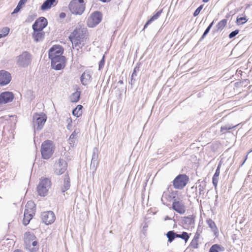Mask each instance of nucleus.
<instances>
[{"instance_id": "cd10ccee", "label": "nucleus", "mask_w": 252, "mask_h": 252, "mask_svg": "<svg viewBox=\"0 0 252 252\" xmlns=\"http://www.w3.org/2000/svg\"><path fill=\"white\" fill-rule=\"evenodd\" d=\"M79 131L80 130L78 129H76L70 136L69 138V142L71 146L72 145H74L76 139V136L79 132Z\"/></svg>"}, {"instance_id": "c03bdc74", "label": "nucleus", "mask_w": 252, "mask_h": 252, "mask_svg": "<svg viewBox=\"0 0 252 252\" xmlns=\"http://www.w3.org/2000/svg\"><path fill=\"white\" fill-rule=\"evenodd\" d=\"M239 32V31L238 30H235L232 32H231L229 35V37L231 38L233 37H234L235 35H236Z\"/></svg>"}, {"instance_id": "b1692460", "label": "nucleus", "mask_w": 252, "mask_h": 252, "mask_svg": "<svg viewBox=\"0 0 252 252\" xmlns=\"http://www.w3.org/2000/svg\"><path fill=\"white\" fill-rule=\"evenodd\" d=\"M35 205L32 201H29L25 206V211L34 214Z\"/></svg>"}, {"instance_id": "4be33fe9", "label": "nucleus", "mask_w": 252, "mask_h": 252, "mask_svg": "<svg viewBox=\"0 0 252 252\" xmlns=\"http://www.w3.org/2000/svg\"><path fill=\"white\" fill-rule=\"evenodd\" d=\"M91 75L89 72H84L81 77V81L84 85H86L91 81Z\"/></svg>"}, {"instance_id": "ea45409f", "label": "nucleus", "mask_w": 252, "mask_h": 252, "mask_svg": "<svg viewBox=\"0 0 252 252\" xmlns=\"http://www.w3.org/2000/svg\"><path fill=\"white\" fill-rule=\"evenodd\" d=\"M203 8V5H201L200 6H199L195 10V11L193 13V16L194 17H196L200 13V11L201 10V9H202Z\"/></svg>"}, {"instance_id": "72a5a7b5", "label": "nucleus", "mask_w": 252, "mask_h": 252, "mask_svg": "<svg viewBox=\"0 0 252 252\" xmlns=\"http://www.w3.org/2000/svg\"><path fill=\"white\" fill-rule=\"evenodd\" d=\"M198 237L195 235L190 244L191 248L194 249H197L198 248Z\"/></svg>"}, {"instance_id": "6e6552de", "label": "nucleus", "mask_w": 252, "mask_h": 252, "mask_svg": "<svg viewBox=\"0 0 252 252\" xmlns=\"http://www.w3.org/2000/svg\"><path fill=\"white\" fill-rule=\"evenodd\" d=\"M31 62L30 55L25 52L17 57V63L19 66L25 67L27 66Z\"/></svg>"}, {"instance_id": "2f4dec72", "label": "nucleus", "mask_w": 252, "mask_h": 252, "mask_svg": "<svg viewBox=\"0 0 252 252\" xmlns=\"http://www.w3.org/2000/svg\"><path fill=\"white\" fill-rule=\"evenodd\" d=\"M177 238H181L185 241V243H187L189 238V236L187 232H183L181 234H177Z\"/></svg>"}, {"instance_id": "6ab92c4d", "label": "nucleus", "mask_w": 252, "mask_h": 252, "mask_svg": "<svg viewBox=\"0 0 252 252\" xmlns=\"http://www.w3.org/2000/svg\"><path fill=\"white\" fill-rule=\"evenodd\" d=\"M58 0H46L40 7V9L45 11L57 5Z\"/></svg>"}, {"instance_id": "4d7b16f0", "label": "nucleus", "mask_w": 252, "mask_h": 252, "mask_svg": "<svg viewBox=\"0 0 252 252\" xmlns=\"http://www.w3.org/2000/svg\"><path fill=\"white\" fill-rule=\"evenodd\" d=\"M210 0H203L202 1L204 3L208 2Z\"/></svg>"}, {"instance_id": "4c0bfd02", "label": "nucleus", "mask_w": 252, "mask_h": 252, "mask_svg": "<svg viewBox=\"0 0 252 252\" xmlns=\"http://www.w3.org/2000/svg\"><path fill=\"white\" fill-rule=\"evenodd\" d=\"M193 221L192 218L191 217H185L184 221L186 224H191Z\"/></svg>"}, {"instance_id": "09e8293b", "label": "nucleus", "mask_w": 252, "mask_h": 252, "mask_svg": "<svg viewBox=\"0 0 252 252\" xmlns=\"http://www.w3.org/2000/svg\"><path fill=\"white\" fill-rule=\"evenodd\" d=\"M152 23V22L150 20H148L147 22L146 23V24H145L144 26V28L143 29V31L151 23Z\"/></svg>"}, {"instance_id": "ddd939ff", "label": "nucleus", "mask_w": 252, "mask_h": 252, "mask_svg": "<svg viewBox=\"0 0 252 252\" xmlns=\"http://www.w3.org/2000/svg\"><path fill=\"white\" fill-rule=\"evenodd\" d=\"M41 218L42 221L46 224L53 223L55 220V215L52 211H47L41 214Z\"/></svg>"}, {"instance_id": "603ef678", "label": "nucleus", "mask_w": 252, "mask_h": 252, "mask_svg": "<svg viewBox=\"0 0 252 252\" xmlns=\"http://www.w3.org/2000/svg\"><path fill=\"white\" fill-rule=\"evenodd\" d=\"M98 1H100L102 2H103V3H105V2H110L112 0H98Z\"/></svg>"}, {"instance_id": "c756f323", "label": "nucleus", "mask_w": 252, "mask_h": 252, "mask_svg": "<svg viewBox=\"0 0 252 252\" xmlns=\"http://www.w3.org/2000/svg\"><path fill=\"white\" fill-rule=\"evenodd\" d=\"M227 21L226 19H222L220 21L217 25V28L218 31L222 30L227 24Z\"/></svg>"}, {"instance_id": "4468645a", "label": "nucleus", "mask_w": 252, "mask_h": 252, "mask_svg": "<svg viewBox=\"0 0 252 252\" xmlns=\"http://www.w3.org/2000/svg\"><path fill=\"white\" fill-rule=\"evenodd\" d=\"M14 95L11 92H4L0 94V105L5 104L12 101Z\"/></svg>"}, {"instance_id": "c85d7f7f", "label": "nucleus", "mask_w": 252, "mask_h": 252, "mask_svg": "<svg viewBox=\"0 0 252 252\" xmlns=\"http://www.w3.org/2000/svg\"><path fill=\"white\" fill-rule=\"evenodd\" d=\"M223 248L221 247L218 244H215L212 245L209 249V252H219V251H222Z\"/></svg>"}, {"instance_id": "f8f14e48", "label": "nucleus", "mask_w": 252, "mask_h": 252, "mask_svg": "<svg viewBox=\"0 0 252 252\" xmlns=\"http://www.w3.org/2000/svg\"><path fill=\"white\" fill-rule=\"evenodd\" d=\"M47 119V115L43 112L35 113L33 115V122L37 126H43Z\"/></svg>"}, {"instance_id": "6e6d98bb", "label": "nucleus", "mask_w": 252, "mask_h": 252, "mask_svg": "<svg viewBox=\"0 0 252 252\" xmlns=\"http://www.w3.org/2000/svg\"><path fill=\"white\" fill-rule=\"evenodd\" d=\"M171 220V218H169L168 216H166L165 219H164V220Z\"/></svg>"}, {"instance_id": "f704fd0d", "label": "nucleus", "mask_w": 252, "mask_h": 252, "mask_svg": "<svg viewBox=\"0 0 252 252\" xmlns=\"http://www.w3.org/2000/svg\"><path fill=\"white\" fill-rule=\"evenodd\" d=\"M9 31L10 29L8 27L3 28L0 31L1 33H0V38L4 37L6 36L7 35H8L9 32Z\"/></svg>"}, {"instance_id": "49530a36", "label": "nucleus", "mask_w": 252, "mask_h": 252, "mask_svg": "<svg viewBox=\"0 0 252 252\" xmlns=\"http://www.w3.org/2000/svg\"><path fill=\"white\" fill-rule=\"evenodd\" d=\"M28 0H20L18 2V4L21 5V6H23L27 2Z\"/></svg>"}, {"instance_id": "f257e3e1", "label": "nucleus", "mask_w": 252, "mask_h": 252, "mask_svg": "<svg viewBox=\"0 0 252 252\" xmlns=\"http://www.w3.org/2000/svg\"><path fill=\"white\" fill-rule=\"evenodd\" d=\"M88 30L82 25L77 27L70 33L68 38L76 47L81 44L84 45L85 43L88 41Z\"/></svg>"}, {"instance_id": "58836bf2", "label": "nucleus", "mask_w": 252, "mask_h": 252, "mask_svg": "<svg viewBox=\"0 0 252 252\" xmlns=\"http://www.w3.org/2000/svg\"><path fill=\"white\" fill-rule=\"evenodd\" d=\"M219 181V176H216V175L213 176V179H212V183L213 185L214 186L215 188H216L217 186V184Z\"/></svg>"}, {"instance_id": "a211bd4d", "label": "nucleus", "mask_w": 252, "mask_h": 252, "mask_svg": "<svg viewBox=\"0 0 252 252\" xmlns=\"http://www.w3.org/2000/svg\"><path fill=\"white\" fill-rule=\"evenodd\" d=\"M98 154L99 151L98 148L97 147H94L93 150V154L91 162V168H92L94 170L96 169L99 163Z\"/></svg>"}, {"instance_id": "393cba45", "label": "nucleus", "mask_w": 252, "mask_h": 252, "mask_svg": "<svg viewBox=\"0 0 252 252\" xmlns=\"http://www.w3.org/2000/svg\"><path fill=\"white\" fill-rule=\"evenodd\" d=\"M81 93L80 91H76L75 92L71 94L69 97V99L72 102H77L79 101Z\"/></svg>"}, {"instance_id": "3c124183", "label": "nucleus", "mask_w": 252, "mask_h": 252, "mask_svg": "<svg viewBox=\"0 0 252 252\" xmlns=\"http://www.w3.org/2000/svg\"><path fill=\"white\" fill-rule=\"evenodd\" d=\"M32 246L35 247L37 245V242L36 241H32Z\"/></svg>"}, {"instance_id": "a19ab883", "label": "nucleus", "mask_w": 252, "mask_h": 252, "mask_svg": "<svg viewBox=\"0 0 252 252\" xmlns=\"http://www.w3.org/2000/svg\"><path fill=\"white\" fill-rule=\"evenodd\" d=\"M213 24H214V22H212L209 25V26L208 27V28L206 29V30L204 32L203 34L202 38H203L209 32L210 30L211 27H212Z\"/></svg>"}, {"instance_id": "7ed1b4c3", "label": "nucleus", "mask_w": 252, "mask_h": 252, "mask_svg": "<svg viewBox=\"0 0 252 252\" xmlns=\"http://www.w3.org/2000/svg\"><path fill=\"white\" fill-rule=\"evenodd\" d=\"M55 150L53 143L51 140L44 141L41 147V153L44 159H49L53 155Z\"/></svg>"}, {"instance_id": "473e14b6", "label": "nucleus", "mask_w": 252, "mask_h": 252, "mask_svg": "<svg viewBox=\"0 0 252 252\" xmlns=\"http://www.w3.org/2000/svg\"><path fill=\"white\" fill-rule=\"evenodd\" d=\"M247 21L248 19L245 16L240 17L238 16L236 19V23L238 25H240L245 24Z\"/></svg>"}, {"instance_id": "c9c22d12", "label": "nucleus", "mask_w": 252, "mask_h": 252, "mask_svg": "<svg viewBox=\"0 0 252 252\" xmlns=\"http://www.w3.org/2000/svg\"><path fill=\"white\" fill-rule=\"evenodd\" d=\"M207 222L209 226L213 231L215 232L216 230H217V227H216L215 223L211 219L208 220H207Z\"/></svg>"}, {"instance_id": "79ce46f5", "label": "nucleus", "mask_w": 252, "mask_h": 252, "mask_svg": "<svg viewBox=\"0 0 252 252\" xmlns=\"http://www.w3.org/2000/svg\"><path fill=\"white\" fill-rule=\"evenodd\" d=\"M220 166H221V164H220V163L217 166V169H216L215 173L214 174V175H216V177L217 176L219 177L220 173Z\"/></svg>"}, {"instance_id": "5701e85b", "label": "nucleus", "mask_w": 252, "mask_h": 252, "mask_svg": "<svg viewBox=\"0 0 252 252\" xmlns=\"http://www.w3.org/2000/svg\"><path fill=\"white\" fill-rule=\"evenodd\" d=\"M34 214L33 213L27 212V211H25L23 220V223L24 225L26 226L29 223Z\"/></svg>"}, {"instance_id": "39448f33", "label": "nucleus", "mask_w": 252, "mask_h": 252, "mask_svg": "<svg viewBox=\"0 0 252 252\" xmlns=\"http://www.w3.org/2000/svg\"><path fill=\"white\" fill-rule=\"evenodd\" d=\"M189 181V177L186 174L178 175L173 181L174 188L178 189H183Z\"/></svg>"}, {"instance_id": "5fc2aeb1", "label": "nucleus", "mask_w": 252, "mask_h": 252, "mask_svg": "<svg viewBox=\"0 0 252 252\" xmlns=\"http://www.w3.org/2000/svg\"><path fill=\"white\" fill-rule=\"evenodd\" d=\"M14 252H24L23 251L20 250H15Z\"/></svg>"}, {"instance_id": "2eb2a0df", "label": "nucleus", "mask_w": 252, "mask_h": 252, "mask_svg": "<svg viewBox=\"0 0 252 252\" xmlns=\"http://www.w3.org/2000/svg\"><path fill=\"white\" fill-rule=\"evenodd\" d=\"M48 24L47 19L43 17L37 19L32 25L33 30L42 31L45 28Z\"/></svg>"}, {"instance_id": "7c9ffc66", "label": "nucleus", "mask_w": 252, "mask_h": 252, "mask_svg": "<svg viewBox=\"0 0 252 252\" xmlns=\"http://www.w3.org/2000/svg\"><path fill=\"white\" fill-rule=\"evenodd\" d=\"M35 238L34 235L30 232H26L25 234V242L28 243L29 241H33Z\"/></svg>"}, {"instance_id": "8fccbe9b", "label": "nucleus", "mask_w": 252, "mask_h": 252, "mask_svg": "<svg viewBox=\"0 0 252 252\" xmlns=\"http://www.w3.org/2000/svg\"><path fill=\"white\" fill-rule=\"evenodd\" d=\"M66 16V14L65 13L62 12L60 14V17L61 18H64Z\"/></svg>"}, {"instance_id": "bb28decb", "label": "nucleus", "mask_w": 252, "mask_h": 252, "mask_svg": "<svg viewBox=\"0 0 252 252\" xmlns=\"http://www.w3.org/2000/svg\"><path fill=\"white\" fill-rule=\"evenodd\" d=\"M166 236L168 238V242L171 243L177 238V233L173 230H170L166 233Z\"/></svg>"}, {"instance_id": "de8ad7c7", "label": "nucleus", "mask_w": 252, "mask_h": 252, "mask_svg": "<svg viewBox=\"0 0 252 252\" xmlns=\"http://www.w3.org/2000/svg\"><path fill=\"white\" fill-rule=\"evenodd\" d=\"M32 241H29V240H28V244H27V243H25V247H26V249H30V247H31V245L32 244Z\"/></svg>"}, {"instance_id": "20e7f679", "label": "nucleus", "mask_w": 252, "mask_h": 252, "mask_svg": "<svg viewBox=\"0 0 252 252\" xmlns=\"http://www.w3.org/2000/svg\"><path fill=\"white\" fill-rule=\"evenodd\" d=\"M102 19V14L99 11L92 13L87 20V25L89 28H94L100 23Z\"/></svg>"}, {"instance_id": "a878e982", "label": "nucleus", "mask_w": 252, "mask_h": 252, "mask_svg": "<svg viewBox=\"0 0 252 252\" xmlns=\"http://www.w3.org/2000/svg\"><path fill=\"white\" fill-rule=\"evenodd\" d=\"M83 106L82 105L79 104L73 110L72 114L73 115L76 117H79L81 116L82 115L83 112Z\"/></svg>"}, {"instance_id": "423d86ee", "label": "nucleus", "mask_w": 252, "mask_h": 252, "mask_svg": "<svg viewBox=\"0 0 252 252\" xmlns=\"http://www.w3.org/2000/svg\"><path fill=\"white\" fill-rule=\"evenodd\" d=\"M51 181L49 179L44 178L41 179L37 188L38 194L40 196H46L51 187Z\"/></svg>"}, {"instance_id": "a18cd8bd", "label": "nucleus", "mask_w": 252, "mask_h": 252, "mask_svg": "<svg viewBox=\"0 0 252 252\" xmlns=\"http://www.w3.org/2000/svg\"><path fill=\"white\" fill-rule=\"evenodd\" d=\"M23 7L20 5L18 4L17 7L15 8L13 12L12 13V14L16 13L20 11V10Z\"/></svg>"}, {"instance_id": "f3484780", "label": "nucleus", "mask_w": 252, "mask_h": 252, "mask_svg": "<svg viewBox=\"0 0 252 252\" xmlns=\"http://www.w3.org/2000/svg\"><path fill=\"white\" fill-rule=\"evenodd\" d=\"M206 187V183L205 181H200V180L196 183L195 189L196 191L198 190L199 195L195 193L194 197L196 198L198 200V196L200 197L201 196H203L205 193V189Z\"/></svg>"}, {"instance_id": "864d4df0", "label": "nucleus", "mask_w": 252, "mask_h": 252, "mask_svg": "<svg viewBox=\"0 0 252 252\" xmlns=\"http://www.w3.org/2000/svg\"><path fill=\"white\" fill-rule=\"evenodd\" d=\"M42 127H39V126H37V128H36V130H40L41 129V128ZM34 131L36 130V129H35V128H34Z\"/></svg>"}, {"instance_id": "1a4fd4ad", "label": "nucleus", "mask_w": 252, "mask_h": 252, "mask_svg": "<svg viewBox=\"0 0 252 252\" xmlns=\"http://www.w3.org/2000/svg\"><path fill=\"white\" fill-rule=\"evenodd\" d=\"M51 66L55 70H61L65 66L66 58L65 57H59L55 59H52Z\"/></svg>"}, {"instance_id": "aec40b11", "label": "nucleus", "mask_w": 252, "mask_h": 252, "mask_svg": "<svg viewBox=\"0 0 252 252\" xmlns=\"http://www.w3.org/2000/svg\"><path fill=\"white\" fill-rule=\"evenodd\" d=\"M70 187V179L68 175H65L64 178L63 184L62 185L61 189L62 192H64L69 189Z\"/></svg>"}, {"instance_id": "f03ea898", "label": "nucleus", "mask_w": 252, "mask_h": 252, "mask_svg": "<svg viewBox=\"0 0 252 252\" xmlns=\"http://www.w3.org/2000/svg\"><path fill=\"white\" fill-rule=\"evenodd\" d=\"M86 8L84 0H72L69 3L68 9L72 14L82 15Z\"/></svg>"}, {"instance_id": "412c9836", "label": "nucleus", "mask_w": 252, "mask_h": 252, "mask_svg": "<svg viewBox=\"0 0 252 252\" xmlns=\"http://www.w3.org/2000/svg\"><path fill=\"white\" fill-rule=\"evenodd\" d=\"M44 36V32L42 31L33 30L32 36L34 40L36 41L42 40Z\"/></svg>"}, {"instance_id": "37998d69", "label": "nucleus", "mask_w": 252, "mask_h": 252, "mask_svg": "<svg viewBox=\"0 0 252 252\" xmlns=\"http://www.w3.org/2000/svg\"><path fill=\"white\" fill-rule=\"evenodd\" d=\"M233 127H220V132L222 133L225 132V131L231 129Z\"/></svg>"}, {"instance_id": "dca6fc26", "label": "nucleus", "mask_w": 252, "mask_h": 252, "mask_svg": "<svg viewBox=\"0 0 252 252\" xmlns=\"http://www.w3.org/2000/svg\"><path fill=\"white\" fill-rule=\"evenodd\" d=\"M11 80V75L9 72L4 70H0V85H7Z\"/></svg>"}, {"instance_id": "9d476101", "label": "nucleus", "mask_w": 252, "mask_h": 252, "mask_svg": "<svg viewBox=\"0 0 252 252\" xmlns=\"http://www.w3.org/2000/svg\"><path fill=\"white\" fill-rule=\"evenodd\" d=\"M67 166V163L64 160L60 159L54 165L55 173L57 175L63 174L66 171Z\"/></svg>"}, {"instance_id": "e433bc0d", "label": "nucleus", "mask_w": 252, "mask_h": 252, "mask_svg": "<svg viewBox=\"0 0 252 252\" xmlns=\"http://www.w3.org/2000/svg\"><path fill=\"white\" fill-rule=\"evenodd\" d=\"M162 12V10L158 11L155 15H154L149 20L152 22L153 21L157 19L161 15Z\"/></svg>"}, {"instance_id": "9b49d317", "label": "nucleus", "mask_w": 252, "mask_h": 252, "mask_svg": "<svg viewBox=\"0 0 252 252\" xmlns=\"http://www.w3.org/2000/svg\"><path fill=\"white\" fill-rule=\"evenodd\" d=\"M174 201L172 203V208L177 213L183 214L186 212V207L184 202L173 197Z\"/></svg>"}, {"instance_id": "0eeeda50", "label": "nucleus", "mask_w": 252, "mask_h": 252, "mask_svg": "<svg viewBox=\"0 0 252 252\" xmlns=\"http://www.w3.org/2000/svg\"><path fill=\"white\" fill-rule=\"evenodd\" d=\"M63 49L60 45H54L49 51V57L50 59L59 57H65L63 56Z\"/></svg>"}]
</instances>
